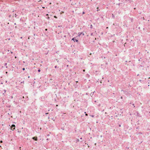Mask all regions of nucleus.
I'll return each mask as SVG.
<instances>
[{"mask_svg":"<svg viewBox=\"0 0 150 150\" xmlns=\"http://www.w3.org/2000/svg\"><path fill=\"white\" fill-rule=\"evenodd\" d=\"M38 72H40V69H38Z\"/></svg>","mask_w":150,"mask_h":150,"instance_id":"0eeeda50","label":"nucleus"},{"mask_svg":"<svg viewBox=\"0 0 150 150\" xmlns=\"http://www.w3.org/2000/svg\"><path fill=\"white\" fill-rule=\"evenodd\" d=\"M97 11H98V7H97Z\"/></svg>","mask_w":150,"mask_h":150,"instance_id":"20e7f679","label":"nucleus"},{"mask_svg":"<svg viewBox=\"0 0 150 150\" xmlns=\"http://www.w3.org/2000/svg\"><path fill=\"white\" fill-rule=\"evenodd\" d=\"M16 58V57H15V58Z\"/></svg>","mask_w":150,"mask_h":150,"instance_id":"b1692460","label":"nucleus"},{"mask_svg":"<svg viewBox=\"0 0 150 150\" xmlns=\"http://www.w3.org/2000/svg\"><path fill=\"white\" fill-rule=\"evenodd\" d=\"M72 40H73L74 42L76 41L77 42H78V40L76 39V37L73 38L72 39Z\"/></svg>","mask_w":150,"mask_h":150,"instance_id":"f03ea898","label":"nucleus"},{"mask_svg":"<svg viewBox=\"0 0 150 150\" xmlns=\"http://www.w3.org/2000/svg\"><path fill=\"white\" fill-rule=\"evenodd\" d=\"M56 106H58V105H56Z\"/></svg>","mask_w":150,"mask_h":150,"instance_id":"4be33fe9","label":"nucleus"},{"mask_svg":"<svg viewBox=\"0 0 150 150\" xmlns=\"http://www.w3.org/2000/svg\"><path fill=\"white\" fill-rule=\"evenodd\" d=\"M0 142H1V143H2V141H1Z\"/></svg>","mask_w":150,"mask_h":150,"instance_id":"6ab92c4d","label":"nucleus"},{"mask_svg":"<svg viewBox=\"0 0 150 150\" xmlns=\"http://www.w3.org/2000/svg\"><path fill=\"white\" fill-rule=\"evenodd\" d=\"M54 17L55 18H57V17L56 16H54Z\"/></svg>","mask_w":150,"mask_h":150,"instance_id":"6e6552de","label":"nucleus"},{"mask_svg":"<svg viewBox=\"0 0 150 150\" xmlns=\"http://www.w3.org/2000/svg\"><path fill=\"white\" fill-rule=\"evenodd\" d=\"M25 70V68H23V70Z\"/></svg>","mask_w":150,"mask_h":150,"instance_id":"9d476101","label":"nucleus"},{"mask_svg":"<svg viewBox=\"0 0 150 150\" xmlns=\"http://www.w3.org/2000/svg\"><path fill=\"white\" fill-rule=\"evenodd\" d=\"M139 81H140V82H142V81H142V80H139Z\"/></svg>","mask_w":150,"mask_h":150,"instance_id":"39448f33","label":"nucleus"},{"mask_svg":"<svg viewBox=\"0 0 150 150\" xmlns=\"http://www.w3.org/2000/svg\"><path fill=\"white\" fill-rule=\"evenodd\" d=\"M112 17H114V16L113 15V14H112Z\"/></svg>","mask_w":150,"mask_h":150,"instance_id":"9b49d317","label":"nucleus"},{"mask_svg":"<svg viewBox=\"0 0 150 150\" xmlns=\"http://www.w3.org/2000/svg\"><path fill=\"white\" fill-rule=\"evenodd\" d=\"M81 34H82V33H80V34H79V35H78V36L79 37Z\"/></svg>","mask_w":150,"mask_h":150,"instance_id":"423d86ee","label":"nucleus"},{"mask_svg":"<svg viewBox=\"0 0 150 150\" xmlns=\"http://www.w3.org/2000/svg\"><path fill=\"white\" fill-rule=\"evenodd\" d=\"M45 30H46V31H47V29H45Z\"/></svg>","mask_w":150,"mask_h":150,"instance_id":"2eb2a0df","label":"nucleus"},{"mask_svg":"<svg viewBox=\"0 0 150 150\" xmlns=\"http://www.w3.org/2000/svg\"><path fill=\"white\" fill-rule=\"evenodd\" d=\"M120 98H121V99H122V98H122V96H121Z\"/></svg>","mask_w":150,"mask_h":150,"instance_id":"f8f14e48","label":"nucleus"},{"mask_svg":"<svg viewBox=\"0 0 150 150\" xmlns=\"http://www.w3.org/2000/svg\"><path fill=\"white\" fill-rule=\"evenodd\" d=\"M100 104H99L98 105V106H100Z\"/></svg>","mask_w":150,"mask_h":150,"instance_id":"ddd939ff","label":"nucleus"},{"mask_svg":"<svg viewBox=\"0 0 150 150\" xmlns=\"http://www.w3.org/2000/svg\"><path fill=\"white\" fill-rule=\"evenodd\" d=\"M33 139L35 140V141H37L38 140L37 137H33Z\"/></svg>","mask_w":150,"mask_h":150,"instance_id":"7ed1b4c3","label":"nucleus"},{"mask_svg":"<svg viewBox=\"0 0 150 150\" xmlns=\"http://www.w3.org/2000/svg\"><path fill=\"white\" fill-rule=\"evenodd\" d=\"M132 105H133V106H134V107H135V106H134V104H132Z\"/></svg>","mask_w":150,"mask_h":150,"instance_id":"1a4fd4ad","label":"nucleus"},{"mask_svg":"<svg viewBox=\"0 0 150 150\" xmlns=\"http://www.w3.org/2000/svg\"><path fill=\"white\" fill-rule=\"evenodd\" d=\"M46 15L48 16V14H47V15Z\"/></svg>","mask_w":150,"mask_h":150,"instance_id":"5701e85b","label":"nucleus"},{"mask_svg":"<svg viewBox=\"0 0 150 150\" xmlns=\"http://www.w3.org/2000/svg\"><path fill=\"white\" fill-rule=\"evenodd\" d=\"M94 102H96V101H94Z\"/></svg>","mask_w":150,"mask_h":150,"instance_id":"a878e982","label":"nucleus"},{"mask_svg":"<svg viewBox=\"0 0 150 150\" xmlns=\"http://www.w3.org/2000/svg\"><path fill=\"white\" fill-rule=\"evenodd\" d=\"M83 71H85V70H83Z\"/></svg>","mask_w":150,"mask_h":150,"instance_id":"f3484780","label":"nucleus"},{"mask_svg":"<svg viewBox=\"0 0 150 150\" xmlns=\"http://www.w3.org/2000/svg\"><path fill=\"white\" fill-rule=\"evenodd\" d=\"M11 127V129L13 131L15 129V125H12Z\"/></svg>","mask_w":150,"mask_h":150,"instance_id":"f257e3e1","label":"nucleus"},{"mask_svg":"<svg viewBox=\"0 0 150 150\" xmlns=\"http://www.w3.org/2000/svg\"><path fill=\"white\" fill-rule=\"evenodd\" d=\"M48 114V113H46V114Z\"/></svg>","mask_w":150,"mask_h":150,"instance_id":"aec40b11","label":"nucleus"},{"mask_svg":"<svg viewBox=\"0 0 150 150\" xmlns=\"http://www.w3.org/2000/svg\"><path fill=\"white\" fill-rule=\"evenodd\" d=\"M43 8H45L44 7H42Z\"/></svg>","mask_w":150,"mask_h":150,"instance_id":"393cba45","label":"nucleus"},{"mask_svg":"<svg viewBox=\"0 0 150 150\" xmlns=\"http://www.w3.org/2000/svg\"><path fill=\"white\" fill-rule=\"evenodd\" d=\"M11 54H12V53H13V52H11Z\"/></svg>","mask_w":150,"mask_h":150,"instance_id":"a211bd4d","label":"nucleus"},{"mask_svg":"<svg viewBox=\"0 0 150 150\" xmlns=\"http://www.w3.org/2000/svg\"><path fill=\"white\" fill-rule=\"evenodd\" d=\"M131 21H132V19H131Z\"/></svg>","mask_w":150,"mask_h":150,"instance_id":"412c9836","label":"nucleus"},{"mask_svg":"<svg viewBox=\"0 0 150 150\" xmlns=\"http://www.w3.org/2000/svg\"><path fill=\"white\" fill-rule=\"evenodd\" d=\"M119 126L120 127L121 126V125H119Z\"/></svg>","mask_w":150,"mask_h":150,"instance_id":"dca6fc26","label":"nucleus"},{"mask_svg":"<svg viewBox=\"0 0 150 150\" xmlns=\"http://www.w3.org/2000/svg\"><path fill=\"white\" fill-rule=\"evenodd\" d=\"M86 116H87L88 115V114H86Z\"/></svg>","mask_w":150,"mask_h":150,"instance_id":"4468645a","label":"nucleus"}]
</instances>
